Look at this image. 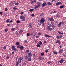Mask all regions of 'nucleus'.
<instances>
[{
	"instance_id": "obj_31",
	"label": "nucleus",
	"mask_w": 66,
	"mask_h": 66,
	"mask_svg": "<svg viewBox=\"0 0 66 66\" xmlns=\"http://www.w3.org/2000/svg\"><path fill=\"white\" fill-rule=\"evenodd\" d=\"M44 53H42L40 54L41 56H44Z\"/></svg>"
},
{
	"instance_id": "obj_17",
	"label": "nucleus",
	"mask_w": 66,
	"mask_h": 66,
	"mask_svg": "<svg viewBox=\"0 0 66 66\" xmlns=\"http://www.w3.org/2000/svg\"><path fill=\"white\" fill-rule=\"evenodd\" d=\"M38 7H39L38 6V5H36L35 6L34 9L35 10H36V9H37V8H38Z\"/></svg>"
},
{
	"instance_id": "obj_5",
	"label": "nucleus",
	"mask_w": 66,
	"mask_h": 66,
	"mask_svg": "<svg viewBox=\"0 0 66 66\" xmlns=\"http://www.w3.org/2000/svg\"><path fill=\"white\" fill-rule=\"evenodd\" d=\"M48 20L50 21H54V20L53 19V18L52 17L51 18H49L48 19Z\"/></svg>"
},
{
	"instance_id": "obj_43",
	"label": "nucleus",
	"mask_w": 66,
	"mask_h": 66,
	"mask_svg": "<svg viewBox=\"0 0 66 66\" xmlns=\"http://www.w3.org/2000/svg\"><path fill=\"white\" fill-rule=\"evenodd\" d=\"M18 4H19V3L18 2H17L16 3H15V5H18Z\"/></svg>"
},
{
	"instance_id": "obj_60",
	"label": "nucleus",
	"mask_w": 66,
	"mask_h": 66,
	"mask_svg": "<svg viewBox=\"0 0 66 66\" xmlns=\"http://www.w3.org/2000/svg\"><path fill=\"white\" fill-rule=\"evenodd\" d=\"M41 23H42L41 22H40L38 23V24H39V25H41Z\"/></svg>"
},
{
	"instance_id": "obj_27",
	"label": "nucleus",
	"mask_w": 66,
	"mask_h": 66,
	"mask_svg": "<svg viewBox=\"0 0 66 66\" xmlns=\"http://www.w3.org/2000/svg\"><path fill=\"white\" fill-rule=\"evenodd\" d=\"M10 19H8L7 20H6V22L7 23H8L9 21H10Z\"/></svg>"
},
{
	"instance_id": "obj_47",
	"label": "nucleus",
	"mask_w": 66,
	"mask_h": 66,
	"mask_svg": "<svg viewBox=\"0 0 66 66\" xmlns=\"http://www.w3.org/2000/svg\"><path fill=\"white\" fill-rule=\"evenodd\" d=\"M47 63L48 64H50V63H51V62H50V61H48Z\"/></svg>"
},
{
	"instance_id": "obj_29",
	"label": "nucleus",
	"mask_w": 66,
	"mask_h": 66,
	"mask_svg": "<svg viewBox=\"0 0 66 66\" xmlns=\"http://www.w3.org/2000/svg\"><path fill=\"white\" fill-rule=\"evenodd\" d=\"M16 66H18V65H19V63L18 62H16Z\"/></svg>"
},
{
	"instance_id": "obj_6",
	"label": "nucleus",
	"mask_w": 66,
	"mask_h": 66,
	"mask_svg": "<svg viewBox=\"0 0 66 66\" xmlns=\"http://www.w3.org/2000/svg\"><path fill=\"white\" fill-rule=\"evenodd\" d=\"M28 57H29L30 58L32 57V54L31 53H28Z\"/></svg>"
},
{
	"instance_id": "obj_32",
	"label": "nucleus",
	"mask_w": 66,
	"mask_h": 66,
	"mask_svg": "<svg viewBox=\"0 0 66 66\" xmlns=\"http://www.w3.org/2000/svg\"><path fill=\"white\" fill-rule=\"evenodd\" d=\"M35 54H33L32 55L33 57H36V56H35Z\"/></svg>"
},
{
	"instance_id": "obj_9",
	"label": "nucleus",
	"mask_w": 66,
	"mask_h": 66,
	"mask_svg": "<svg viewBox=\"0 0 66 66\" xmlns=\"http://www.w3.org/2000/svg\"><path fill=\"white\" fill-rule=\"evenodd\" d=\"M20 19H25V18H25V17H24V16L22 15L21 16H20Z\"/></svg>"
},
{
	"instance_id": "obj_49",
	"label": "nucleus",
	"mask_w": 66,
	"mask_h": 66,
	"mask_svg": "<svg viewBox=\"0 0 66 66\" xmlns=\"http://www.w3.org/2000/svg\"><path fill=\"white\" fill-rule=\"evenodd\" d=\"M7 8L6 7L5 8V11H7Z\"/></svg>"
},
{
	"instance_id": "obj_24",
	"label": "nucleus",
	"mask_w": 66,
	"mask_h": 66,
	"mask_svg": "<svg viewBox=\"0 0 66 66\" xmlns=\"http://www.w3.org/2000/svg\"><path fill=\"white\" fill-rule=\"evenodd\" d=\"M34 11V9H30L29 10V12H32Z\"/></svg>"
},
{
	"instance_id": "obj_16",
	"label": "nucleus",
	"mask_w": 66,
	"mask_h": 66,
	"mask_svg": "<svg viewBox=\"0 0 66 66\" xmlns=\"http://www.w3.org/2000/svg\"><path fill=\"white\" fill-rule=\"evenodd\" d=\"M63 49H61V50H59V53L60 54H62V51H63Z\"/></svg>"
},
{
	"instance_id": "obj_19",
	"label": "nucleus",
	"mask_w": 66,
	"mask_h": 66,
	"mask_svg": "<svg viewBox=\"0 0 66 66\" xmlns=\"http://www.w3.org/2000/svg\"><path fill=\"white\" fill-rule=\"evenodd\" d=\"M31 60H32V58H31L29 57V58H28V61L29 62H30V61H31Z\"/></svg>"
},
{
	"instance_id": "obj_11",
	"label": "nucleus",
	"mask_w": 66,
	"mask_h": 66,
	"mask_svg": "<svg viewBox=\"0 0 66 66\" xmlns=\"http://www.w3.org/2000/svg\"><path fill=\"white\" fill-rule=\"evenodd\" d=\"M20 50H21V51H22L23 49H24V47L23 46H22L20 47Z\"/></svg>"
},
{
	"instance_id": "obj_58",
	"label": "nucleus",
	"mask_w": 66,
	"mask_h": 66,
	"mask_svg": "<svg viewBox=\"0 0 66 66\" xmlns=\"http://www.w3.org/2000/svg\"><path fill=\"white\" fill-rule=\"evenodd\" d=\"M13 21L12 20H11V21H9V23H11V22H13Z\"/></svg>"
},
{
	"instance_id": "obj_1",
	"label": "nucleus",
	"mask_w": 66,
	"mask_h": 66,
	"mask_svg": "<svg viewBox=\"0 0 66 66\" xmlns=\"http://www.w3.org/2000/svg\"><path fill=\"white\" fill-rule=\"evenodd\" d=\"M50 27H51V26H47V30L48 31H52V28H51Z\"/></svg>"
},
{
	"instance_id": "obj_51",
	"label": "nucleus",
	"mask_w": 66,
	"mask_h": 66,
	"mask_svg": "<svg viewBox=\"0 0 66 66\" xmlns=\"http://www.w3.org/2000/svg\"><path fill=\"white\" fill-rule=\"evenodd\" d=\"M44 15V13H41L40 14V16H43V15Z\"/></svg>"
},
{
	"instance_id": "obj_35",
	"label": "nucleus",
	"mask_w": 66,
	"mask_h": 66,
	"mask_svg": "<svg viewBox=\"0 0 66 66\" xmlns=\"http://www.w3.org/2000/svg\"><path fill=\"white\" fill-rule=\"evenodd\" d=\"M20 43L19 42H17L16 43V45H19V44Z\"/></svg>"
},
{
	"instance_id": "obj_8",
	"label": "nucleus",
	"mask_w": 66,
	"mask_h": 66,
	"mask_svg": "<svg viewBox=\"0 0 66 66\" xmlns=\"http://www.w3.org/2000/svg\"><path fill=\"white\" fill-rule=\"evenodd\" d=\"M46 5H47V3L46 2H44L43 3L42 6V7H44Z\"/></svg>"
},
{
	"instance_id": "obj_33",
	"label": "nucleus",
	"mask_w": 66,
	"mask_h": 66,
	"mask_svg": "<svg viewBox=\"0 0 66 66\" xmlns=\"http://www.w3.org/2000/svg\"><path fill=\"white\" fill-rule=\"evenodd\" d=\"M42 56H39L38 57V59L39 60H42Z\"/></svg>"
},
{
	"instance_id": "obj_37",
	"label": "nucleus",
	"mask_w": 66,
	"mask_h": 66,
	"mask_svg": "<svg viewBox=\"0 0 66 66\" xmlns=\"http://www.w3.org/2000/svg\"><path fill=\"white\" fill-rule=\"evenodd\" d=\"M63 56L64 57H66V55L65 54H62Z\"/></svg>"
},
{
	"instance_id": "obj_26",
	"label": "nucleus",
	"mask_w": 66,
	"mask_h": 66,
	"mask_svg": "<svg viewBox=\"0 0 66 66\" xmlns=\"http://www.w3.org/2000/svg\"><path fill=\"white\" fill-rule=\"evenodd\" d=\"M37 47H39V48H40L41 47V46L40 44H38L36 46Z\"/></svg>"
},
{
	"instance_id": "obj_42",
	"label": "nucleus",
	"mask_w": 66,
	"mask_h": 66,
	"mask_svg": "<svg viewBox=\"0 0 66 66\" xmlns=\"http://www.w3.org/2000/svg\"><path fill=\"white\" fill-rule=\"evenodd\" d=\"M42 34V33L41 32H39L38 34V35L39 36V35H40Z\"/></svg>"
},
{
	"instance_id": "obj_13",
	"label": "nucleus",
	"mask_w": 66,
	"mask_h": 66,
	"mask_svg": "<svg viewBox=\"0 0 66 66\" xmlns=\"http://www.w3.org/2000/svg\"><path fill=\"white\" fill-rule=\"evenodd\" d=\"M44 36L46 37H50L51 36H49L48 35H47V34H45L44 35Z\"/></svg>"
},
{
	"instance_id": "obj_22",
	"label": "nucleus",
	"mask_w": 66,
	"mask_h": 66,
	"mask_svg": "<svg viewBox=\"0 0 66 66\" xmlns=\"http://www.w3.org/2000/svg\"><path fill=\"white\" fill-rule=\"evenodd\" d=\"M56 44H57V43H58L59 44H60L61 43L60 42V40H57V42L56 43Z\"/></svg>"
},
{
	"instance_id": "obj_53",
	"label": "nucleus",
	"mask_w": 66,
	"mask_h": 66,
	"mask_svg": "<svg viewBox=\"0 0 66 66\" xmlns=\"http://www.w3.org/2000/svg\"><path fill=\"white\" fill-rule=\"evenodd\" d=\"M62 35H61L60 36H59V38H62Z\"/></svg>"
},
{
	"instance_id": "obj_34",
	"label": "nucleus",
	"mask_w": 66,
	"mask_h": 66,
	"mask_svg": "<svg viewBox=\"0 0 66 66\" xmlns=\"http://www.w3.org/2000/svg\"><path fill=\"white\" fill-rule=\"evenodd\" d=\"M58 33L59 34H61L62 35H63V32L62 33L60 32V31H58Z\"/></svg>"
},
{
	"instance_id": "obj_10",
	"label": "nucleus",
	"mask_w": 66,
	"mask_h": 66,
	"mask_svg": "<svg viewBox=\"0 0 66 66\" xmlns=\"http://www.w3.org/2000/svg\"><path fill=\"white\" fill-rule=\"evenodd\" d=\"M62 3L61 2H58L55 4L57 6L59 5L60 4H62Z\"/></svg>"
},
{
	"instance_id": "obj_46",
	"label": "nucleus",
	"mask_w": 66,
	"mask_h": 66,
	"mask_svg": "<svg viewBox=\"0 0 66 66\" xmlns=\"http://www.w3.org/2000/svg\"><path fill=\"white\" fill-rule=\"evenodd\" d=\"M6 46H5L3 47V49H4L5 50L6 49Z\"/></svg>"
},
{
	"instance_id": "obj_59",
	"label": "nucleus",
	"mask_w": 66,
	"mask_h": 66,
	"mask_svg": "<svg viewBox=\"0 0 66 66\" xmlns=\"http://www.w3.org/2000/svg\"><path fill=\"white\" fill-rule=\"evenodd\" d=\"M56 17H59V14H57V15H56Z\"/></svg>"
},
{
	"instance_id": "obj_56",
	"label": "nucleus",
	"mask_w": 66,
	"mask_h": 66,
	"mask_svg": "<svg viewBox=\"0 0 66 66\" xmlns=\"http://www.w3.org/2000/svg\"><path fill=\"white\" fill-rule=\"evenodd\" d=\"M23 13H24V12H21V13L20 14H21V15H22V14H23Z\"/></svg>"
},
{
	"instance_id": "obj_62",
	"label": "nucleus",
	"mask_w": 66,
	"mask_h": 66,
	"mask_svg": "<svg viewBox=\"0 0 66 66\" xmlns=\"http://www.w3.org/2000/svg\"><path fill=\"white\" fill-rule=\"evenodd\" d=\"M2 12H0V14H1V15H2Z\"/></svg>"
},
{
	"instance_id": "obj_20",
	"label": "nucleus",
	"mask_w": 66,
	"mask_h": 66,
	"mask_svg": "<svg viewBox=\"0 0 66 66\" xmlns=\"http://www.w3.org/2000/svg\"><path fill=\"white\" fill-rule=\"evenodd\" d=\"M61 22H59L58 24V27H59V28H60V27H61Z\"/></svg>"
},
{
	"instance_id": "obj_12",
	"label": "nucleus",
	"mask_w": 66,
	"mask_h": 66,
	"mask_svg": "<svg viewBox=\"0 0 66 66\" xmlns=\"http://www.w3.org/2000/svg\"><path fill=\"white\" fill-rule=\"evenodd\" d=\"M25 60H28V55H27V54H26L25 55Z\"/></svg>"
},
{
	"instance_id": "obj_15",
	"label": "nucleus",
	"mask_w": 66,
	"mask_h": 66,
	"mask_svg": "<svg viewBox=\"0 0 66 66\" xmlns=\"http://www.w3.org/2000/svg\"><path fill=\"white\" fill-rule=\"evenodd\" d=\"M37 4L38 5V6L40 7V5L41 4V3L40 2H37Z\"/></svg>"
},
{
	"instance_id": "obj_45",
	"label": "nucleus",
	"mask_w": 66,
	"mask_h": 66,
	"mask_svg": "<svg viewBox=\"0 0 66 66\" xmlns=\"http://www.w3.org/2000/svg\"><path fill=\"white\" fill-rule=\"evenodd\" d=\"M21 60H22V61H23V58L22 57H20V58Z\"/></svg>"
},
{
	"instance_id": "obj_54",
	"label": "nucleus",
	"mask_w": 66,
	"mask_h": 66,
	"mask_svg": "<svg viewBox=\"0 0 66 66\" xmlns=\"http://www.w3.org/2000/svg\"><path fill=\"white\" fill-rule=\"evenodd\" d=\"M45 52L46 53H47V52H48V50H46L45 51Z\"/></svg>"
},
{
	"instance_id": "obj_18",
	"label": "nucleus",
	"mask_w": 66,
	"mask_h": 66,
	"mask_svg": "<svg viewBox=\"0 0 66 66\" xmlns=\"http://www.w3.org/2000/svg\"><path fill=\"white\" fill-rule=\"evenodd\" d=\"M18 62L19 63H21V59L20 58L18 59Z\"/></svg>"
},
{
	"instance_id": "obj_25",
	"label": "nucleus",
	"mask_w": 66,
	"mask_h": 66,
	"mask_svg": "<svg viewBox=\"0 0 66 66\" xmlns=\"http://www.w3.org/2000/svg\"><path fill=\"white\" fill-rule=\"evenodd\" d=\"M64 5L61 6L60 7V9H63L64 7Z\"/></svg>"
},
{
	"instance_id": "obj_23",
	"label": "nucleus",
	"mask_w": 66,
	"mask_h": 66,
	"mask_svg": "<svg viewBox=\"0 0 66 66\" xmlns=\"http://www.w3.org/2000/svg\"><path fill=\"white\" fill-rule=\"evenodd\" d=\"M22 32H23V31L22 30H21L19 32L20 34H22Z\"/></svg>"
},
{
	"instance_id": "obj_57",
	"label": "nucleus",
	"mask_w": 66,
	"mask_h": 66,
	"mask_svg": "<svg viewBox=\"0 0 66 66\" xmlns=\"http://www.w3.org/2000/svg\"><path fill=\"white\" fill-rule=\"evenodd\" d=\"M35 15L34 14H31V16L32 17H34V16Z\"/></svg>"
},
{
	"instance_id": "obj_3",
	"label": "nucleus",
	"mask_w": 66,
	"mask_h": 66,
	"mask_svg": "<svg viewBox=\"0 0 66 66\" xmlns=\"http://www.w3.org/2000/svg\"><path fill=\"white\" fill-rule=\"evenodd\" d=\"M45 20L44 18H42L41 19V20H40V22H41V23H43L44 22Z\"/></svg>"
},
{
	"instance_id": "obj_39",
	"label": "nucleus",
	"mask_w": 66,
	"mask_h": 66,
	"mask_svg": "<svg viewBox=\"0 0 66 66\" xmlns=\"http://www.w3.org/2000/svg\"><path fill=\"white\" fill-rule=\"evenodd\" d=\"M6 58L7 59H9L10 58V57L8 55H7Z\"/></svg>"
},
{
	"instance_id": "obj_21",
	"label": "nucleus",
	"mask_w": 66,
	"mask_h": 66,
	"mask_svg": "<svg viewBox=\"0 0 66 66\" xmlns=\"http://www.w3.org/2000/svg\"><path fill=\"white\" fill-rule=\"evenodd\" d=\"M36 2V1L35 0H34L33 1H32L30 3L31 4H32L33 3H34V2Z\"/></svg>"
},
{
	"instance_id": "obj_55",
	"label": "nucleus",
	"mask_w": 66,
	"mask_h": 66,
	"mask_svg": "<svg viewBox=\"0 0 66 66\" xmlns=\"http://www.w3.org/2000/svg\"><path fill=\"white\" fill-rule=\"evenodd\" d=\"M56 38L57 39H59V38H60V37L59 36H56Z\"/></svg>"
},
{
	"instance_id": "obj_28",
	"label": "nucleus",
	"mask_w": 66,
	"mask_h": 66,
	"mask_svg": "<svg viewBox=\"0 0 66 66\" xmlns=\"http://www.w3.org/2000/svg\"><path fill=\"white\" fill-rule=\"evenodd\" d=\"M16 29L15 28H13L11 29V31H13L15 30Z\"/></svg>"
},
{
	"instance_id": "obj_61",
	"label": "nucleus",
	"mask_w": 66,
	"mask_h": 66,
	"mask_svg": "<svg viewBox=\"0 0 66 66\" xmlns=\"http://www.w3.org/2000/svg\"><path fill=\"white\" fill-rule=\"evenodd\" d=\"M30 28H32V26L30 25V26H29Z\"/></svg>"
},
{
	"instance_id": "obj_44",
	"label": "nucleus",
	"mask_w": 66,
	"mask_h": 66,
	"mask_svg": "<svg viewBox=\"0 0 66 66\" xmlns=\"http://www.w3.org/2000/svg\"><path fill=\"white\" fill-rule=\"evenodd\" d=\"M20 21H17L16 22L17 23H20Z\"/></svg>"
},
{
	"instance_id": "obj_38",
	"label": "nucleus",
	"mask_w": 66,
	"mask_h": 66,
	"mask_svg": "<svg viewBox=\"0 0 66 66\" xmlns=\"http://www.w3.org/2000/svg\"><path fill=\"white\" fill-rule=\"evenodd\" d=\"M8 30H9V29H6L5 30V32H7V31H8Z\"/></svg>"
},
{
	"instance_id": "obj_36",
	"label": "nucleus",
	"mask_w": 66,
	"mask_h": 66,
	"mask_svg": "<svg viewBox=\"0 0 66 66\" xmlns=\"http://www.w3.org/2000/svg\"><path fill=\"white\" fill-rule=\"evenodd\" d=\"M53 53L54 54H57V52H54Z\"/></svg>"
},
{
	"instance_id": "obj_48",
	"label": "nucleus",
	"mask_w": 66,
	"mask_h": 66,
	"mask_svg": "<svg viewBox=\"0 0 66 66\" xmlns=\"http://www.w3.org/2000/svg\"><path fill=\"white\" fill-rule=\"evenodd\" d=\"M29 50H26V53H28V52H29Z\"/></svg>"
},
{
	"instance_id": "obj_4",
	"label": "nucleus",
	"mask_w": 66,
	"mask_h": 66,
	"mask_svg": "<svg viewBox=\"0 0 66 66\" xmlns=\"http://www.w3.org/2000/svg\"><path fill=\"white\" fill-rule=\"evenodd\" d=\"M51 27L52 28V30L53 31H54V29L56 28V26H55L53 24H52L51 25Z\"/></svg>"
},
{
	"instance_id": "obj_64",
	"label": "nucleus",
	"mask_w": 66,
	"mask_h": 66,
	"mask_svg": "<svg viewBox=\"0 0 66 66\" xmlns=\"http://www.w3.org/2000/svg\"><path fill=\"white\" fill-rule=\"evenodd\" d=\"M29 26H31V23H29Z\"/></svg>"
},
{
	"instance_id": "obj_7",
	"label": "nucleus",
	"mask_w": 66,
	"mask_h": 66,
	"mask_svg": "<svg viewBox=\"0 0 66 66\" xmlns=\"http://www.w3.org/2000/svg\"><path fill=\"white\" fill-rule=\"evenodd\" d=\"M64 61L63 58H61V60L59 61V62L60 63L62 64V63H63V62H64Z\"/></svg>"
},
{
	"instance_id": "obj_2",
	"label": "nucleus",
	"mask_w": 66,
	"mask_h": 66,
	"mask_svg": "<svg viewBox=\"0 0 66 66\" xmlns=\"http://www.w3.org/2000/svg\"><path fill=\"white\" fill-rule=\"evenodd\" d=\"M12 49L14 51H18V50L16 48H15L14 46H13L12 47Z\"/></svg>"
},
{
	"instance_id": "obj_63",
	"label": "nucleus",
	"mask_w": 66,
	"mask_h": 66,
	"mask_svg": "<svg viewBox=\"0 0 66 66\" xmlns=\"http://www.w3.org/2000/svg\"><path fill=\"white\" fill-rule=\"evenodd\" d=\"M22 21H25V19H23L22 20Z\"/></svg>"
},
{
	"instance_id": "obj_40",
	"label": "nucleus",
	"mask_w": 66,
	"mask_h": 66,
	"mask_svg": "<svg viewBox=\"0 0 66 66\" xmlns=\"http://www.w3.org/2000/svg\"><path fill=\"white\" fill-rule=\"evenodd\" d=\"M39 45H42V41H40V42Z\"/></svg>"
},
{
	"instance_id": "obj_52",
	"label": "nucleus",
	"mask_w": 66,
	"mask_h": 66,
	"mask_svg": "<svg viewBox=\"0 0 66 66\" xmlns=\"http://www.w3.org/2000/svg\"><path fill=\"white\" fill-rule=\"evenodd\" d=\"M13 9L14 10H17V8L15 7H13Z\"/></svg>"
},
{
	"instance_id": "obj_50",
	"label": "nucleus",
	"mask_w": 66,
	"mask_h": 66,
	"mask_svg": "<svg viewBox=\"0 0 66 66\" xmlns=\"http://www.w3.org/2000/svg\"><path fill=\"white\" fill-rule=\"evenodd\" d=\"M27 36H29L30 35V34H29V33H27Z\"/></svg>"
},
{
	"instance_id": "obj_14",
	"label": "nucleus",
	"mask_w": 66,
	"mask_h": 66,
	"mask_svg": "<svg viewBox=\"0 0 66 66\" xmlns=\"http://www.w3.org/2000/svg\"><path fill=\"white\" fill-rule=\"evenodd\" d=\"M15 3H16V2L15 1H13V2H11L10 4L12 5L14 4Z\"/></svg>"
},
{
	"instance_id": "obj_41",
	"label": "nucleus",
	"mask_w": 66,
	"mask_h": 66,
	"mask_svg": "<svg viewBox=\"0 0 66 66\" xmlns=\"http://www.w3.org/2000/svg\"><path fill=\"white\" fill-rule=\"evenodd\" d=\"M20 45H18L17 46V48H20Z\"/></svg>"
},
{
	"instance_id": "obj_30",
	"label": "nucleus",
	"mask_w": 66,
	"mask_h": 66,
	"mask_svg": "<svg viewBox=\"0 0 66 66\" xmlns=\"http://www.w3.org/2000/svg\"><path fill=\"white\" fill-rule=\"evenodd\" d=\"M47 4L48 5H52V3H50V2H47Z\"/></svg>"
}]
</instances>
